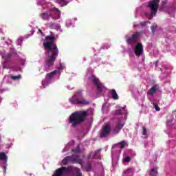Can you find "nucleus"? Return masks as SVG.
Here are the masks:
<instances>
[{
	"label": "nucleus",
	"instance_id": "obj_8",
	"mask_svg": "<svg viewBox=\"0 0 176 176\" xmlns=\"http://www.w3.org/2000/svg\"><path fill=\"white\" fill-rule=\"evenodd\" d=\"M133 52L136 57H140V56H142V54H144V45H142V43H138L136 46L133 49Z\"/></svg>",
	"mask_w": 176,
	"mask_h": 176
},
{
	"label": "nucleus",
	"instance_id": "obj_24",
	"mask_svg": "<svg viewBox=\"0 0 176 176\" xmlns=\"http://www.w3.org/2000/svg\"><path fill=\"white\" fill-rule=\"evenodd\" d=\"M12 79L14 80H17V79H21V75H18V76H11Z\"/></svg>",
	"mask_w": 176,
	"mask_h": 176
},
{
	"label": "nucleus",
	"instance_id": "obj_11",
	"mask_svg": "<svg viewBox=\"0 0 176 176\" xmlns=\"http://www.w3.org/2000/svg\"><path fill=\"white\" fill-rule=\"evenodd\" d=\"M123 126H124V124H122L120 120L118 122L117 125L113 130V132L114 134H118L119 132L123 129Z\"/></svg>",
	"mask_w": 176,
	"mask_h": 176
},
{
	"label": "nucleus",
	"instance_id": "obj_32",
	"mask_svg": "<svg viewBox=\"0 0 176 176\" xmlns=\"http://www.w3.org/2000/svg\"><path fill=\"white\" fill-rule=\"evenodd\" d=\"M38 32L43 36H45V34H43V32H42V30L41 29H38Z\"/></svg>",
	"mask_w": 176,
	"mask_h": 176
},
{
	"label": "nucleus",
	"instance_id": "obj_2",
	"mask_svg": "<svg viewBox=\"0 0 176 176\" xmlns=\"http://www.w3.org/2000/svg\"><path fill=\"white\" fill-rule=\"evenodd\" d=\"M87 118H89V113H87V111H75L69 116V123H70L73 127H76L79 126V124H81V123H85Z\"/></svg>",
	"mask_w": 176,
	"mask_h": 176
},
{
	"label": "nucleus",
	"instance_id": "obj_18",
	"mask_svg": "<svg viewBox=\"0 0 176 176\" xmlns=\"http://www.w3.org/2000/svg\"><path fill=\"white\" fill-rule=\"evenodd\" d=\"M50 27L52 30H60V25L54 23H50Z\"/></svg>",
	"mask_w": 176,
	"mask_h": 176
},
{
	"label": "nucleus",
	"instance_id": "obj_29",
	"mask_svg": "<svg viewBox=\"0 0 176 176\" xmlns=\"http://www.w3.org/2000/svg\"><path fill=\"white\" fill-rule=\"evenodd\" d=\"M151 30L152 31V34H155V26H151Z\"/></svg>",
	"mask_w": 176,
	"mask_h": 176
},
{
	"label": "nucleus",
	"instance_id": "obj_22",
	"mask_svg": "<svg viewBox=\"0 0 176 176\" xmlns=\"http://www.w3.org/2000/svg\"><path fill=\"white\" fill-rule=\"evenodd\" d=\"M72 151L74 152V153H80V148L79 146H77L76 148L72 149Z\"/></svg>",
	"mask_w": 176,
	"mask_h": 176
},
{
	"label": "nucleus",
	"instance_id": "obj_5",
	"mask_svg": "<svg viewBox=\"0 0 176 176\" xmlns=\"http://www.w3.org/2000/svg\"><path fill=\"white\" fill-rule=\"evenodd\" d=\"M50 14L47 12L40 14V17H41L43 20H49L50 17H52V19H54V20H58V19H60L61 16V11H60V10L54 7L53 8H51L50 10Z\"/></svg>",
	"mask_w": 176,
	"mask_h": 176
},
{
	"label": "nucleus",
	"instance_id": "obj_20",
	"mask_svg": "<svg viewBox=\"0 0 176 176\" xmlns=\"http://www.w3.org/2000/svg\"><path fill=\"white\" fill-rule=\"evenodd\" d=\"M118 145L120 146L121 149H124V146H127V143L124 142V140H122L118 143Z\"/></svg>",
	"mask_w": 176,
	"mask_h": 176
},
{
	"label": "nucleus",
	"instance_id": "obj_13",
	"mask_svg": "<svg viewBox=\"0 0 176 176\" xmlns=\"http://www.w3.org/2000/svg\"><path fill=\"white\" fill-rule=\"evenodd\" d=\"M71 162V156H67L65 157L60 164V166H67L68 164V162Z\"/></svg>",
	"mask_w": 176,
	"mask_h": 176
},
{
	"label": "nucleus",
	"instance_id": "obj_19",
	"mask_svg": "<svg viewBox=\"0 0 176 176\" xmlns=\"http://www.w3.org/2000/svg\"><path fill=\"white\" fill-rule=\"evenodd\" d=\"M57 74V70H54L50 73L47 74V76L49 78V79H52L54 75Z\"/></svg>",
	"mask_w": 176,
	"mask_h": 176
},
{
	"label": "nucleus",
	"instance_id": "obj_27",
	"mask_svg": "<svg viewBox=\"0 0 176 176\" xmlns=\"http://www.w3.org/2000/svg\"><path fill=\"white\" fill-rule=\"evenodd\" d=\"M5 58L6 60H10V58H12V54H8L5 56Z\"/></svg>",
	"mask_w": 176,
	"mask_h": 176
},
{
	"label": "nucleus",
	"instance_id": "obj_33",
	"mask_svg": "<svg viewBox=\"0 0 176 176\" xmlns=\"http://www.w3.org/2000/svg\"><path fill=\"white\" fill-rule=\"evenodd\" d=\"M103 49H109V45H104Z\"/></svg>",
	"mask_w": 176,
	"mask_h": 176
},
{
	"label": "nucleus",
	"instance_id": "obj_21",
	"mask_svg": "<svg viewBox=\"0 0 176 176\" xmlns=\"http://www.w3.org/2000/svg\"><path fill=\"white\" fill-rule=\"evenodd\" d=\"M69 101L72 104H76L78 105V102L79 101V100L76 99L75 96H74L73 98L69 99Z\"/></svg>",
	"mask_w": 176,
	"mask_h": 176
},
{
	"label": "nucleus",
	"instance_id": "obj_1",
	"mask_svg": "<svg viewBox=\"0 0 176 176\" xmlns=\"http://www.w3.org/2000/svg\"><path fill=\"white\" fill-rule=\"evenodd\" d=\"M45 39L49 41L43 43V46L45 49H47L46 54H48V56L45 58V64L48 67H53L54 61H56L57 57H58V49L57 48V45L53 43V42L56 41V37L54 36H47Z\"/></svg>",
	"mask_w": 176,
	"mask_h": 176
},
{
	"label": "nucleus",
	"instance_id": "obj_12",
	"mask_svg": "<svg viewBox=\"0 0 176 176\" xmlns=\"http://www.w3.org/2000/svg\"><path fill=\"white\" fill-rule=\"evenodd\" d=\"M157 91V87L156 85L153 86L147 92L148 96H153Z\"/></svg>",
	"mask_w": 176,
	"mask_h": 176
},
{
	"label": "nucleus",
	"instance_id": "obj_7",
	"mask_svg": "<svg viewBox=\"0 0 176 176\" xmlns=\"http://www.w3.org/2000/svg\"><path fill=\"white\" fill-rule=\"evenodd\" d=\"M140 33L138 32H134L131 36L128 37L126 40V43L128 45H133L134 43H137L138 41H140Z\"/></svg>",
	"mask_w": 176,
	"mask_h": 176
},
{
	"label": "nucleus",
	"instance_id": "obj_25",
	"mask_svg": "<svg viewBox=\"0 0 176 176\" xmlns=\"http://www.w3.org/2000/svg\"><path fill=\"white\" fill-rule=\"evenodd\" d=\"M124 162L125 163H130V162H131V157L126 156L124 159Z\"/></svg>",
	"mask_w": 176,
	"mask_h": 176
},
{
	"label": "nucleus",
	"instance_id": "obj_28",
	"mask_svg": "<svg viewBox=\"0 0 176 176\" xmlns=\"http://www.w3.org/2000/svg\"><path fill=\"white\" fill-rule=\"evenodd\" d=\"M42 85L43 87H46V86H47V82L46 80H43Z\"/></svg>",
	"mask_w": 176,
	"mask_h": 176
},
{
	"label": "nucleus",
	"instance_id": "obj_3",
	"mask_svg": "<svg viewBox=\"0 0 176 176\" xmlns=\"http://www.w3.org/2000/svg\"><path fill=\"white\" fill-rule=\"evenodd\" d=\"M65 173L66 174H69V173H73L74 176H82V172H80V168L74 166H61L60 168L55 170L54 174L52 176H61Z\"/></svg>",
	"mask_w": 176,
	"mask_h": 176
},
{
	"label": "nucleus",
	"instance_id": "obj_23",
	"mask_svg": "<svg viewBox=\"0 0 176 176\" xmlns=\"http://www.w3.org/2000/svg\"><path fill=\"white\" fill-rule=\"evenodd\" d=\"M142 135H146L148 133V130L146 129V127L142 126Z\"/></svg>",
	"mask_w": 176,
	"mask_h": 176
},
{
	"label": "nucleus",
	"instance_id": "obj_4",
	"mask_svg": "<svg viewBox=\"0 0 176 176\" xmlns=\"http://www.w3.org/2000/svg\"><path fill=\"white\" fill-rule=\"evenodd\" d=\"M160 3V0H151L148 2L147 8L150 9L151 14L145 12V16L148 17V20H152L156 14L157 13V10H159V3Z\"/></svg>",
	"mask_w": 176,
	"mask_h": 176
},
{
	"label": "nucleus",
	"instance_id": "obj_31",
	"mask_svg": "<svg viewBox=\"0 0 176 176\" xmlns=\"http://www.w3.org/2000/svg\"><path fill=\"white\" fill-rule=\"evenodd\" d=\"M121 113H122V112L120 111V110L116 111V115H120Z\"/></svg>",
	"mask_w": 176,
	"mask_h": 176
},
{
	"label": "nucleus",
	"instance_id": "obj_36",
	"mask_svg": "<svg viewBox=\"0 0 176 176\" xmlns=\"http://www.w3.org/2000/svg\"><path fill=\"white\" fill-rule=\"evenodd\" d=\"M138 25H134V27H138Z\"/></svg>",
	"mask_w": 176,
	"mask_h": 176
},
{
	"label": "nucleus",
	"instance_id": "obj_26",
	"mask_svg": "<svg viewBox=\"0 0 176 176\" xmlns=\"http://www.w3.org/2000/svg\"><path fill=\"white\" fill-rule=\"evenodd\" d=\"M148 23H151V22H149V21H143V22H141V23H140V25H141L142 27H145V26L148 24Z\"/></svg>",
	"mask_w": 176,
	"mask_h": 176
},
{
	"label": "nucleus",
	"instance_id": "obj_30",
	"mask_svg": "<svg viewBox=\"0 0 176 176\" xmlns=\"http://www.w3.org/2000/svg\"><path fill=\"white\" fill-rule=\"evenodd\" d=\"M155 111L159 112V111H160V107H159V106H157V105H155Z\"/></svg>",
	"mask_w": 176,
	"mask_h": 176
},
{
	"label": "nucleus",
	"instance_id": "obj_9",
	"mask_svg": "<svg viewBox=\"0 0 176 176\" xmlns=\"http://www.w3.org/2000/svg\"><path fill=\"white\" fill-rule=\"evenodd\" d=\"M70 163L72 164H82L83 160L80 159V157L78 155H73L70 156Z\"/></svg>",
	"mask_w": 176,
	"mask_h": 176
},
{
	"label": "nucleus",
	"instance_id": "obj_17",
	"mask_svg": "<svg viewBox=\"0 0 176 176\" xmlns=\"http://www.w3.org/2000/svg\"><path fill=\"white\" fill-rule=\"evenodd\" d=\"M81 168L83 171H90L91 170V164L90 163L87 164L86 167L82 165Z\"/></svg>",
	"mask_w": 176,
	"mask_h": 176
},
{
	"label": "nucleus",
	"instance_id": "obj_14",
	"mask_svg": "<svg viewBox=\"0 0 176 176\" xmlns=\"http://www.w3.org/2000/svg\"><path fill=\"white\" fill-rule=\"evenodd\" d=\"M0 160H3L4 163H8V155L3 152L0 153Z\"/></svg>",
	"mask_w": 176,
	"mask_h": 176
},
{
	"label": "nucleus",
	"instance_id": "obj_10",
	"mask_svg": "<svg viewBox=\"0 0 176 176\" xmlns=\"http://www.w3.org/2000/svg\"><path fill=\"white\" fill-rule=\"evenodd\" d=\"M109 133H111V126H109V124H107L102 129V133H100V137L101 138L107 137V135H109Z\"/></svg>",
	"mask_w": 176,
	"mask_h": 176
},
{
	"label": "nucleus",
	"instance_id": "obj_35",
	"mask_svg": "<svg viewBox=\"0 0 176 176\" xmlns=\"http://www.w3.org/2000/svg\"><path fill=\"white\" fill-rule=\"evenodd\" d=\"M60 2L65 3V2H67V0H60Z\"/></svg>",
	"mask_w": 176,
	"mask_h": 176
},
{
	"label": "nucleus",
	"instance_id": "obj_15",
	"mask_svg": "<svg viewBox=\"0 0 176 176\" xmlns=\"http://www.w3.org/2000/svg\"><path fill=\"white\" fill-rule=\"evenodd\" d=\"M111 94L113 100H119V96H118V93H116V90L112 89L111 91Z\"/></svg>",
	"mask_w": 176,
	"mask_h": 176
},
{
	"label": "nucleus",
	"instance_id": "obj_6",
	"mask_svg": "<svg viewBox=\"0 0 176 176\" xmlns=\"http://www.w3.org/2000/svg\"><path fill=\"white\" fill-rule=\"evenodd\" d=\"M89 79L92 82V83H94V85H95V86L96 87L97 90L99 93H101L102 91V90H104V89L105 88L104 85H102V83H101V82L100 81V79L98 78H97L96 76L92 75L89 78Z\"/></svg>",
	"mask_w": 176,
	"mask_h": 176
},
{
	"label": "nucleus",
	"instance_id": "obj_34",
	"mask_svg": "<svg viewBox=\"0 0 176 176\" xmlns=\"http://www.w3.org/2000/svg\"><path fill=\"white\" fill-rule=\"evenodd\" d=\"M166 3H167V2L166 1L162 2V8H164V6H166Z\"/></svg>",
	"mask_w": 176,
	"mask_h": 176
},
{
	"label": "nucleus",
	"instance_id": "obj_16",
	"mask_svg": "<svg viewBox=\"0 0 176 176\" xmlns=\"http://www.w3.org/2000/svg\"><path fill=\"white\" fill-rule=\"evenodd\" d=\"M89 101H87L85 99H82L81 100H78L77 105H89Z\"/></svg>",
	"mask_w": 176,
	"mask_h": 176
}]
</instances>
